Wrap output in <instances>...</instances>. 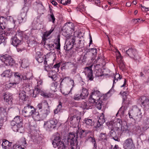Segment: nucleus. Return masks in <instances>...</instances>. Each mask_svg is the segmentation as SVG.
Segmentation results:
<instances>
[{
  "label": "nucleus",
  "mask_w": 149,
  "mask_h": 149,
  "mask_svg": "<svg viewBox=\"0 0 149 149\" xmlns=\"http://www.w3.org/2000/svg\"><path fill=\"white\" fill-rule=\"evenodd\" d=\"M35 58L39 63H41L44 61V64L45 65L47 64V62L46 60V58L45 56V55H43L40 52H36L35 55Z\"/></svg>",
  "instance_id": "nucleus-13"
},
{
  "label": "nucleus",
  "mask_w": 149,
  "mask_h": 149,
  "mask_svg": "<svg viewBox=\"0 0 149 149\" xmlns=\"http://www.w3.org/2000/svg\"><path fill=\"white\" fill-rule=\"evenodd\" d=\"M75 37L71 36L67 38L64 46L65 50L68 51L73 48L74 45L75 44Z\"/></svg>",
  "instance_id": "nucleus-7"
},
{
  "label": "nucleus",
  "mask_w": 149,
  "mask_h": 149,
  "mask_svg": "<svg viewBox=\"0 0 149 149\" xmlns=\"http://www.w3.org/2000/svg\"><path fill=\"white\" fill-rule=\"evenodd\" d=\"M62 34L65 36H68L69 34H70V32L69 31L65 30V29H64L63 28L62 29Z\"/></svg>",
  "instance_id": "nucleus-50"
},
{
  "label": "nucleus",
  "mask_w": 149,
  "mask_h": 149,
  "mask_svg": "<svg viewBox=\"0 0 149 149\" xmlns=\"http://www.w3.org/2000/svg\"><path fill=\"white\" fill-rule=\"evenodd\" d=\"M19 98L23 101H26V92L24 91L20 92L19 93Z\"/></svg>",
  "instance_id": "nucleus-35"
},
{
  "label": "nucleus",
  "mask_w": 149,
  "mask_h": 149,
  "mask_svg": "<svg viewBox=\"0 0 149 149\" xmlns=\"http://www.w3.org/2000/svg\"><path fill=\"white\" fill-rule=\"evenodd\" d=\"M121 78V77H120V76L119 74H116L115 75V77L113 80V86H114V84L116 83V82L117 81L118 79H120Z\"/></svg>",
  "instance_id": "nucleus-41"
},
{
  "label": "nucleus",
  "mask_w": 149,
  "mask_h": 149,
  "mask_svg": "<svg viewBox=\"0 0 149 149\" xmlns=\"http://www.w3.org/2000/svg\"><path fill=\"white\" fill-rule=\"evenodd\" d=\"M47 45L50 49L52 50L53 49L54 47V44H47Z\"/></svg>",
  "instance_id": "nucleus-63"
},
{
  "label": "nucleus",
  "mask_w": 149,
  "mask_h": 149,
  "mask_svg": "<svg viewBox=\"0 0 149 149\" xmlns=\"http://www.w3.org/2000/svg\"><path fill=\"white\" fill-rule=\"evenodd\" d=\"M34 108L29 104H27L22 110V114L25 117L31 116L34 111Z\"/></svg>",
  "instance_id": "nucleus-8"
},
{
  "label": "nucleus",
  "mask_w": 149,
  "mask_h": 149,
  "mask_svg": "<svg viewBox=\"0 0 149 149\" xmlns=\"http://www.w3.org/2000/svg\"><path fill=\"white\" fill-rule=\"evenodd\" d=\"M73 99L75 100H79L81 99H83L81 94H75L73 97Z\"/></svg>",
  "instance_id": "nucleus-46"
},
{
  "label": "nucleus",
  "mask_w": 149,
  "mask_h": 149,
  "mask_svg": "<svg viewBox=\"0 0 149 149\" xmlns=\"http://www.w3.org/2000/svg\"><path fill=\"white\" fill-rule=\"evenodd\" d=\"M88 57V54L86 53L83 56V58L82 59V62H86L87 60V59Z\"/></svg>",
  "instance_id": "nucleus-58"
},
{
  "label": "nucleus",
  "mask_w": 149,
  "mask_h": 149,
  "mask_svg": "<svg viewBox=\"0 0 149 149\" xmlns=\"http://www.w3.org/2000/svg\"><path fill=\"white\" fill-rule=\"evenodd\" d=\"M14 76L15 78H17L19 81H20L22 77V75L18 72H15Z\"/></svg>",
  "instance_id": "nucleus-49"
},
{
  "label": "nucleus",
  "mask_w": 149,
  "mask_h": 149,
  "mask_svg": "<svg viewBox=\"0 0 149 149\" xmlns=\"http://www.w3.org/2000/svg\"><path fill=\"white\" fill-rule=\"evenodd\" d=\"M11 44L14 46L17 47L18 45H20L21 41L17 38L16 37H14L11 38Z\"/></svg>",
  "instance_id": "nucleus-23"
},
{
  "label": "nucleus",
  "mask_w": 149,
  "mask_h": 149,
  "mask_svg": "<svg viewBox=\"0 0 149 149\" xmlns=\"http://www.w3.org/2000/svg\"><path fill=\"white\" fill-rule=\"evenodd\" d=\"M94 103H95V105L96 108L99 110L101 109L102 104V102L100 99L96 100Z\"/></svg>",
  "instance_id": "nucleus-37"
},
{
  "label": "nucleus",
  "mask_w": 149,
  "mask_h": 149,
  "mask_svg": "<svg viewBox=\"0 0 149 149\" xmlns=\"http://www.w3.org/2000/svg\"><path fill=\"white\" fill-rule=\"evenodd\" d=\"M12 75V72L10 69L5 70L1 74V76L2 77H10Z\"/></svg>",
  "instance_id": "nucleus-30"
},
{
  "label": "nucleus",
  "mask_w": 149,
  "mask_h": 149,
  "mask_svg": "<svg viewBox=\"0 0 149 149\" xmlns=\"http://www.w3.org/2000/svg\"><path fill=\"white\" fill-rule=\"evenodd\" d=\"M78 130H77L76 132V136H78L79 135V137L82 138L84 137H86L88 134L90 133L91 132V131L89 130H82L81 129H80L79 128H77Z\"/></svg>",
  "instance_id": "nucleus-15"
},
{
  "label": "nucleus",
  "mask_w": 149,
  "mask_h": 149,
  "mask_svg": "<svg viewBox=\"0 0 149 149\" xmlns=\"http://www.w3.org/2000/svg\"><path fill=\"white\" fill-rule=\"evenodd\" d=\"M128 114L130 118L134 119L135 122H139L141 120L142 115L141 109L137 107L129 111Z\"/></svg>",
  "instance_id": "nucleus-2"
},
{
  "label": "nucleus",
  "mask_w": 149,
  "mask_h": 149,
  "mask_svg": "<svg viewBox=\"0 0 149 149\" xmlns=\"http://www.w3.org/2000/svg\"><path fill=\"white\" fill-rule=\"evenodd\" d=\"M22 144L25 147H26L27 145V144L26 142V139L25 138H24L23 139Z\"/></svg>",
  "instance_id": "nucleus-64"
},
{
  "label": "nucleus",
  "mask_w": 149,
  "mask_h": 149,
  "mask_svg": "<svg viewBox=\"0 0 149 149\" xmlns=\"http://www.w3.org/2000/svg\"><path fill=\"white\" fill-rule=\"evenodd\" d=\"M49 107L44 109H42L41 111V118L44 119L46 117L50 112Z\"/></svg>",
  "instance_id": "nucleus-20"
},
{
  "label": "nucleus",
  "mask_w": 149,
  "mask_h": 149,
  "mask_svg": "<svg viewBox=\"0 0 149 149\" xmlns=\"http://www.w3.org/2000/svg\"><path fill=\"white\" fill-rule=\"evenodd\" d=\"M100 136L102 140L106 139L107 136L106 135V133H101Z\"/></svg>",
  "instance_id": "nucleus-57"
},
{
  "label": "nucleus",
  "mask_w": 149,
  "mask_h": 149,
  "mask_svg": "<svg viewBox=\"0 0 149 149\" xmlns=\"http://www.w3.org/2000/svg\"><path fill=\"white\" fill-rule=\"evenodd\" d=\"M57 147L58 149H68V148L65 146L63 141H62L59 143Z\"/></svg>",
  "instance_id": "nucleus-36"
},
{
  "label": "nucleus",
  "mask_w": 149,
  "mask_h": 149,
  "mask_svg": "<svg viewBox=\"0 0 149 149\" xmlns=\"http://www.w3.org/2000/svg\"><path fill=\"white\" fill-rule=\"evenodd\" d=\"M18 125H19L17 124V125L12 127V128L14 132H19L21 133L22 132V130L23 129V125H22V127L20 128L19 127V126Z\"/></svg>",
  "instance_id": "nucleus-32"
},
{
  "label": "nucleus",
  "mask_w": 149,
  "mask_h": 149,
  "mask_svg": "<svg viewBox=\"0 0 149 149\" xmlns=\"http://www.w3.org/2000/svg\"><path fill=\"white\" fill-rule=\"evenodd\" d=\"M101 97L100 92L97 90H94L90 95L88 101L90 102L93 104L96 100L100 99Z\"/></svg>",
  "instance_id": "nucleus-10"
},
{
  "label": "nucleus",
  "mask_w": 149,
  "mask_h": 149,
  "mask_svg": "<svg viewBox=\"0 0 149 149\" xmlns=\"http://www.w3.org/2000/svg\"><path fill=\"white\" fill-rule=\"evenodd\" d=\"M120 94L122 95L123 97V104L125 105V107H127L128 104L130 103V101L129 100H127V92L121 91Z\"/></svg>",
  "instance_id": "nucleus-16"
},
{
  "label": "nucleus",
  "mask_w": 149,
  "mask_h": 149,
  "mask_svg": "<svg viewBox=\"0 0 149 149\" xmlns=\"http://www.w3.org/2000/svg\"><path fill=\"white\" fill-rule=\"evenodd\" d=\"M149 128V123H144L143 126L142 127V130L141 131L142 132H145L147 129Z\"/></svg>",
  "instance_id": "nucleus-40"
},
{
  "label": "nucleus",
  "mask_w": 149,
  "mask_h": 149,
  "mask_svg": "<svg viewBox=\"0 0 149 149\" xmlns=\"http://www.w3.org/2000/svg\"><path fill=\"white\" fill-rule=\"evenodd\" d=\"M92 65L86 68V70L88 72L87 77L89 79L92 81L93 79V71L92 70Z\"/></svg>",
  "instance_id": "nucleus-21"
},
{
  "label": "nucleus",
  "mask_w": 149,
  "mask_h": 149,
  "mask_svg": "<svg viewBox=\"0 0 149 149\" xmlns=\"http://www.w3.org/2000/svg\"><path fill=\"white\" fill-rule=\"evenodd\" d=\"M85 123L87 125L91 126L94 125V121L92 120V119H90L88 118H86L84 119Z\"/></svg>",
  "instance_id": "nucleus-34"
},
{
  "label": "nucleus",
  "mask_w": 149,
  "mask_h": 149,
  "mask_svg": "<svg viewBox=\"0 0 149 149\" xmlns=\"http://www.w3.org/2000/svg\"><path fill=\"white\" fill-rule=\"evenodd\" d=\"M12 32H13V31L12 30V28H7L6 30L4 31V33L6 36H8L11 34Z\"/></svg>",
  "instance_id": "nucleus-47"
},
{
  "label": "nucleus",
  "mask_w": 149,
  "mask_h": 149,
  "mask_svg": "<svg viewBox=\"0 0 149 149\" xmlns=\"http://www.w3.org/2000/svg\"><path fill=\"white\" fill-rule=\"evenodd\" d=\"M57 74L55 70L50 71L48 73V77L52 78L54 81H55L57 79Z\"/></svg>",
  "instance_id": "nucleus-24"
},
{
  "label": "nucleus",
  "mask_w": 149,
  "mask_h": 149,
  "mask_svg": "<svg viewBox=\"0 0 149 149\" xmlns=\"http://www.w3.org/2000/svg\"><path fill=\"white\" fill-rule=\"evenodd\" d=\"M81 107H82L83 109H91L92 107L91 106H89V104H87L86 102H83L81 104Z\"/></svg>",
  "instance_id": "nucleus-45"
},
{
  "label": "nucleus",
  "mask_w": 149,
  "mask_h": 149,
  "mask_svg": "<svg viewBox=\"0 0 149 149\" xmlns=\"http://www.w3.org/2000/svg\"><path fill=\"white\" fill-rule=\"evenodd\" d=\"M50 14L49 15L50 16V19L49 21H52L53 23H55V18L52 9H50Z\"/></svg>",
  "instance_id": "nucleus-42"
},
{
  "label": "nucleus",
  "mask_w": 149,
  "mask_h": 149,
  "mask_svg": "<svg viewBox=\"0 0 149 149\" xmlns=\"http://www.w3.org/2000/svg\"><path fill=\"white\" fill-rule=\"evenodd\" d=\"M42 83V81L41 80L37 82V85L35 86L33 91L32 96L33 97L36 98L40 94L45 97L48 98L52 97L51 93H45L41 90Z\"/></svg>",
  "instance_id": "nucleus-1"
},
{
  "label": "nucleus",
  "mask_w": 149,
  "mask_h": 149,
  "mask_svg": "<svg viewBox=\"0 0 149 149\" xmlns=\"http://www.w3.org/2000/svg\"><path fill=\"white\" fill-rule=\"evenodd\" d=\"M3 98L5 101L8 104H12L13 99L12 95L8 93H4Z\"/></svg>",
  "instance_id": "nucleus-19"
},
{
  "label": "nucleus",
  "mask_w": 149,
  "mask_h": 149,
  "mask_svg": "<svg viewBox=\"0 0 149 149\" xmlns=\"http://www.w3.org/2000/svg\"><path fill=\"white\" fill-rule=\"evenodd\" d=\"M0 59L7 65H12L15 63V61L11 56L7 54L1 56Z\"/></svg>",
  "instance_id": "nucleus-9"
},
{
  "label": "nucleus",
  "mask_w": 149,
  "mask_h": 149,
  "mask_svg": "<svg viewBox=\"0 0 149 149\" xmlns=\"http://www.w3.org/2000/svg\"><path fill=\"white\" fill-rule=\"evenodd\" d=\"M28 10L27 7L24 6L21 10L20 13L18 17V19L19 22H24L26 21V17L27 12Z\"/></svg>",
  "instance_id": "nucleus-11"
},
{
  "label": "nucleus",
  "mask_w": 149,
  "mask_h": 149,
  "mask_svg": "<svg viewBox=\"0 0 149 149\" xmlns=\"http://www.w3.org/2000/svg\"><path fill=\"white\" fill-rule=\"evenodd\" d=\"M122 51L126 54V56H129L135 60H138L139 58L136 51L135 49L131 48L127 50L126 48H125L122 49Z\"/></svg>",
  "instance_id": "nucleus-6"
},
{
  "label": "nucleus",
  "mask_w": 149,
  "mask_h": 149,
  "mask_svg": "<svg viewBox=\"0 0 149 149\" xmlns=\"http://www.w3.org/2000/svg\"><path fill=\"white\" fill-rule=\"evenodd\" d=\"M9 144V142L8 141L5 139L3 140L2 146L4 148L7 149L8 148V145Z\"/></svg>",
  "instance_id": "nucleus-43"
},
{
  "label": "nucleus",
  "mask_w": 149,
  "mask_h": 149,
  "mask_svg": "<svg viewBox=\"0 0 149 149\" xmlns=\"http://www.w3.org/2000/svg\"><path fill=\"white\" fill-rule=\"evenodd\" d=\"M111 131L110 132V136L112 137H114L116 135V132L114 131L113 129L111 130Z\"/></svg>",
  "instance_id": "nucleus-60"
},
{
  "label": "nucleus",
  "mask_w": 149,
  "mask_h": 149,
  "mask_svg": "<svg viewBox=\"0 0 149 149\" xmlns=\"http://www.w3.org/2000/svg\"><path fill=\"white\" fill-rule=\"evenodd\" d=\"M32 138L38 142L40 141L41 139V137L39 136V135L38 134H37L36 136H33Z\"/></svg>",
  "instance_id": "nucleus-53"
},
{
  "label": "nucleus",
  "mask_w": 149,
  "mask_h": 149,
  "mask_svg": "<svg viewBox=\"0 0 149 149\" xmlns=\"http://www.w3.org/2000/svg\"><path fill=\"white\" fill-rule=\"evenodd\" d=\"M17 124L19 125V128L22 127V125H23L22 123V120L21 117L19 116H15L13 119Z\"/></svg>",
  "instance_id": "nucleus-25"
},
{
  "label": "nucleus",
  "mask_w": 149,
  "mask_h": 149,
  "mask_svg": "<svg viewBox=\"0 0 149 149\" xmlns=\"http://www.w3.org/2000/svg\"><path fill=\"white\" fill-rule=\"evenodd\" d=\"M140 101L141 104L146 108V109H149V99L145 96H142L141 98Z\"/></svg>",
  "instance_id": "nucleus-17"
},
{
  "label": "nucleus",
  "mask_w": 149,
  "mask_h": 149,
  "mask_svg": "<svg viewBox=\"0 0 149 149\" xmlns=\"http://www.w3.org/2000/svg\"><path fill=\"white\" fill-rule=\"evenodd\" d=\"M62 108V103L60 102H58V104L57 106V108L55 109L54 111V113L55 114H57L60 111Z\"/></svg>",
  "instance_id": "nucleus-38"
},
{
  "label": "nucleus",
  "mask_w": 149,
  "mask_h": 149,
  "mask_svg": "<svg viewBox=\"0 0 149 149\" xmlns=\"http://www.w3.org/2000/svg\"><path fill=\"white\" fill-rule=\"evenodd\" d=\"M9 21L13 23L14 24L16 22L14 20L13 18L10 16H7L5 17L2 16L0 17V29L2 30L6 29V22H7Z\"/></svg>",
  "instance_id": "nucleus-5"
},
{
  "label": "nucleus",
  "mask_w": 149,
  "mask_h": 149,
  "mask_svg": "<svg viewBox=\"0 0 149 149\" xmlns=\"http://www.w3.org/2000/svg\"><path fill=\"white\" fill-rule=\"evenodd\" d=\"M58 123V120L56 119H51L45 122L44 127L47 131H51L56 127Z\"/></svg>",
  "instance_id": "nucleus-4"
},
{
  "label": "nucleus",
  "mask_w": 149,
  "mask_h": 149,
  "mask_svg": "<svg viewBox=\"0 0 149 149\" xmlns=\"http://www.w3.org/2000/svg\"><path fill=\"white\" fill-rule=\"evenodd\" d=\"M48 107H49L48 103L46 100H45L42 101L38 104L37 108L38 109H44Z\"/></svg>",
  "instance_id": "nucleus-18"
},
{
  "label": "nucleus",
  "mask_w": 149,
  "mask_h": 149,
  "mask_svg": "<svg viewBox=\"0 0 149 149\" xmlns=\"http://www.w3.org/2000/svg\"><path fill=\"white\" fill-rule=\"evenodd\" d=\"M54 28L52 27L51 28V29L48 31H47L46 32L44 33L43 34V37H42V40L45 43V42L47 39V38L54 31Z\"/></svg>",
  "instance_id": "nucleus-22"
},
{
  "label": "nucleus",
  "mask_w": 149,
  "mask_h": 149,
  "mask_svg": "<svg viewBox=\"0 0 149 149\" xmlns=\"http://www.w3.org/2000/svg\"><path fill=\"white\" fill-rule=\"evenodd\" d=\"M121 130L122 131L124 132L128 130L127 125L123 126L122 125L120 126Z\"/></svg>",
  "instance_id": "nucleus-56"
},
{
  "label": "nucleus",
  "mask_w": 149,
  "mask_h": 149,
  "mask_svg": "<svg viewBox=\"0 0 149 149\" xmlns=\"http://www.w3.org/2000/svg\"><path fill=\"white\" fill-rule=\"evenodd\" d=\"M116 51L117 62L119 65L120 68L121 69L123 70L125 68V65L123 62L122 57L121 56L120 52L118 49H116Z\"/></svg>",
  "instance_id": "nucleus-12"
},
{
  "label": "nucleus",
  "mask_w": 149,
  "mask_h": 149,
  "mask_svg": "<svg viewBox=\"0 0 149 149\" xmlns=\"http://www.w3.org/2000/svg\"><path fill=\"white\" fill-rule=\"evenodd\" d=\"M81 95L83 99H86L88 96V92L87 89L84 87H82V92L81 93Z\"/></svg>",
  "instance_id": "nucleus-29"
},
{
  "label": "nucleus",
  "mask_w": 149,
  "mask_h": 149,
  "mask_svg": "<svg viewBox=\"0 0 149 149\" xmlns=\"http://www.w3.org/2000/svg\"><path fill=\"white\" fill-rule=\"evenodd\" d=\"M33 111L32 116L35 120H39L41 118V114H40L38 111H36V109L35 108Z\"/></svg>",
  "instance_id": "nucleus-27"
},
{
  "label": "nucleus",
  "mask_w": 149,
  "mask_h": 149,
  "mask_svg": "<svg viewBox=\"0 0 149 149\" xmlns=\"http://www.w3.org/2000/svg\"><path fill=\"white\" fill-rule=\"evenodd\" d=\"M114 124V122L113 121H111L110 122L107 123L106 125L108 128L110 130H111L113 129Z\"/></svg>",
  "instance_id": "nucleus-44"
},
{
  "label": "nucleus",
  "mask_w": 149,
  "mask_h": 149,
  "mask_svg": "<svg viewBox=\"0 0 149 149\" xmlns=\"http://www.w3.org/2000/svg\"><path fill=\"white\" fill-rule=\"evenodd\" d=\"M124 149H133L134 144L132 138H129L125 140L123 144Z\"/></svg>",
  "instance_id": "nucleus-14"
},
{
  "label": "nucleus",
  "mask_w": 149,
  "mask_h": 149,
  "mask_svg": "<svg viewBox=\"0 0 149 149\" xmlns=\"http://www.w3.org/2000/svg\"><path fill=\"white\" fill-rule=\"evenodd\" d=\"M73 27V23L71 22H69L66 23L63 28L70 32L72 30Z\"/></svg>",
  "instance_id": "nucleus-28"
},
{
  "label": "nucleus",
  "mask_w": 149,
  "mask_h": 149,
  "mask_svg": "<svg viewBox=\"0 0 149 149\" xmlns=\"http://www.w3.org/2000/svg\"><path fill=\"white\" fill-rule=\"evenodd\" d=\"M6 112V110L3 107H0V114L1 115L2 114H4Z\"/></svg>",
  "instance_id": "nucleus-59"
},
{
  "label": "nucleus",
  "mask_w": 149,
  "mask_h": 149,
  "mask_svg": "<svg viewBox=\"0 0 149 149\" xmlns=\"http://www.w3.org/2000/svg\"><path fill=\"white\" fill-rule=\"evenodd\" d=\"M97 49L96 48L91 49V53L94 57L96 55L97 53Z\"/></svg>",
  "instance_id": "nucleus-52"
},
{
  "label": "nucleus",
  "mask_w": 149,
  "mask_h": 149,
  "mask_svg": "<svg viewBox=\"0 0 149 149\" xmlns=\"http://www.w3.org/2000/svg\"><path fill=\"white\" fill-rule=\"evenodd\" d=\"M71 0H61V3L64 5H66L70 3Z\"/></svg>",
  "instance_id": "nucleus-48"
},
{
  "label": "nucleus",
  "mask_w": 149,
  "mask_h": 149,
  "mask_svg": "<svg viewBox=\"0 0 149 149\" xmlns=\"http://www.w3.org/2000/svg\"><path fill=\"white\" fill-rule=\"evenodd\" d=\"M60 66V63H58L57 64H56L55 65H54L53 67V68H56L57 70L58 71L59 68Z\"/></svg>",
  "instance_id": "nucleus-61"
},
{
  "label": "nucleus",
  "mask_w": 149,
  "mask_h": 149,
  "mask_svg": "<svg viewBox=\"0 0 149 149\" xmlns=\"http://www.w3.org/2000/svg\"><path fill=\"white\" fill-rule=\"evenodd\" d=\"M61 138L59 136L55 137L54 139L53 142L52 144L54 148H56L57 146V145L60 141H61Z\"/></svg>",
  "instance_id": "nucleus-31"
},
{
  "label": "nucleus",
  "mask_w": 149,
  "mask_h": 149,
  "mask_svg": "<svg viewBox=\"0 0 149 149\" xmlns=\"http://www.w3.org/2000/svg\"><path fill=\"white\" fill-rule=\"evenodd\" d=\"M55 44L56 45L55 47L57 51H59L60 50V38L59 35H58L57 37V39Z\"/></svg>",
  "instance_id": "nucleus-33"
},
{
  "label": "nucleus",
  "mask_w": 149,
  "mask_h": 149,
  "mask_svg": "<svg viewBox=\"0 0 149 149\" xmlns=\"http://www.w3.org/2000/svg\"><path fill=\"white\" fill-rule=\"evenodd\" d=\"M78 136H75V134L72 133H70L68 136L67 141L71 146V149H79V146L78 145L77 141Z\"/></svg>",
  "instance_id": "nucleus-3"
},
{
  "label": "nucleus",
  "mask_w": 149,
  "mask_h": 149,
  "mask_svg": "<svg viewBox=\"0 0 149 149\" xmlns=\"http://www.w3.org/2000/svg\"><path fill=\"white\" fill-rule=\"evenodd\" d=\"M105 122V119L104 118V115L103 113L101 114L99 118V119L97 121V126L98 127H100Z\"/></svg>",
  "instance_id": "nucleus-26"
},
{
  "label": "nucleus",
  "mask_w": 149,
  "mask_h": 149,
  "mask_svg": "<svg viewBox=\"0 0 149 149\" xmlns=\"http://www.w3.org/2000/svg\"><path fill=\"white\" fill-rule=\"evenodd\" d=\"M29 65V63L28 61L25 59L22 60L21 66L22 67L24 68H26Z\"/></svg>",
  "instance_id": "nucleus-39"
},
{
  "label": "nucleus",
  "mask_w": 149,
  "mask_h": 149,
  "mask_svg": "<svg viewBox=\"0 0 149 149\" xmlns=\"http://www.w3.org/2000/svg\"><path fill=\"white\" fill-rule=\"evenodd\" d=\"M116 122L117 124V127H118H118H119L120 126L122 125V120L120 119H117Z\"/></svg>",
  "instance_id": "nucleus-55"
},
{
  "label": "nucleus",
  "mask_w": 149,
  "mask_h": 149,
  "mask_svg": "<svg viewBox=\"0 0 149 149\" xmlns=\"http://www.w3.org/2000/svg\"><path fill=\"white\" fill-rule=\"evenodd\" d=\"M78 44L79 45L78 47L79 48H81L84 46L83 42L81 40H79Z\"/></svg>",
  "instance_id": "nucleus-54"
},
{
  "label": "nucleus",
  "mask_w": 149,
  "mask_h": 149,
  "mask_svg": "<svg viewBox=\"0 0 149 149\" xmlns=\"http://www.w3.org/2000/svg\"><path fill=\"white\" fill-rule=\"evenodd\" d=\"M18 84V82H17L15 83H10L7 86V87L9 86V87H10L13 86H14L15 85H16Z\"/></svg>",
  "instance_id": "nucleus-62"
},
{
  "label": "nucleus",
  "mask_w": 149,
  "mask_h": 149,
  "mask_svg": "<svg viewBox=\"0 0 149 149\" xmlns=\"http://www.w3.org/2000/svg\"><path fill=\"white\" fill-rule=\"evenodd\" d=\"M13 149H24V147H22L20 145L15 144L13 146Z\"/></svg>",
  "instance_id": "nucleus-51"
}]
</instances>
